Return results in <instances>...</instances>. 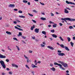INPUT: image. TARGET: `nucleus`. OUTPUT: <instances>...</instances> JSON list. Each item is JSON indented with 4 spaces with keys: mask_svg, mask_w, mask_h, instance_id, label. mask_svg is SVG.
<instances>
[{
    "mask_svg": "<svg viewBox=\"0 0 75 75\" xmlns=\"http://www.w3.org/2000/svg\"><path fill=\"white\" fill-rule=\"evenodd\" d=\"M67 21H75V19L74 18H66L64 20L65 22H67Z\"/></svg>",
    "mask_w": 75,
    "mask_h": 75,
    "instance_id": "obj_1",
    "label": "nucleus"
},
{
    "mask_svg": "<svg viewBox=\"0 0 75 75\" xmlns=\"http://www.w3.org/2000/svg\"><path fill=\"white\" fill-rule=\"evenodd\" d=\"M59 63H60V64H61L65 68H67L68 67V64L66 63H65L64 62H61V61H59L58 62Z\"/></svg>",
    "mask_w": 75,
    "mask_h": 75,
    "instance_id": "obj_2",
    "label": "nucleus"
},
{
    "mask_svg": "<svg viewBox=\"0 0 75 75\" xmlns=\"http://www.w3.org/2000/svg\"><path fill=\"white\" fill-rule=\"evenodd\" d=\"M54 64L56 65H58V66H59L60 67V69H62L63 70H65V69H64V68L62 67V65H61V64H58L56 62H54Z\"/></svg>",
    "mask_w": 75,
    "mask_h": 75,
    "instance_id": "obj_3",
    "label": "nucleus"
},
{
    "mask_svg": "<svg viewBox=\"0 0 75 75\" xmlns=\"http://www.w3.org/2000/svg\"><path fill=\"white\" fill-rule=\"evenodd\" d=\"M58 55H59V56H64V55H65V54L64 53H58Z\"/></svg>",
    "mask_w": 75,
    "mask_h": 75,
    "instance_id": "obj_4",
    "label": "nucleus"
},
{
    "mask_svg": "<svg viewBox=\"0 0 75 75\" xmlns=\"http://www.w3.org/2000/svg\"><path fill=\"white\" fill-rule=\"evenodd\" d=\"M15 28H16V29H17V30H19L20 31H23V30L22 29H21L20 28H19L18 27H17V26H15L14 27Z\"/></svg>",
    "mask_w": 75,
    "mask_h": 75,
    "instance_id": "obj_5",
    "label": "nucleus"
},
{
    "mask_svg": "<svg viewBox=\"0 0 75 75\" xmlns=\"http://www.w3.org/2000/svg\"><path fill=\"white\" fill-rule=\"evenodd\" d=\"M35 32L36 33H39V29L38 28H36L35 30Z\"/></svg>",
    "mask_w": 75,
    "mask_h": 75,
    "instance_id": "obj_6",
    "label": "nucleus"
},
{
    "mask_svg": "<svg viewBox=\"0 0 75 75\" xmlns=\"http://www.w3.org/2000/svg\"><path fill=\"white\" fill-rule=\"evenodd\" d=\"M6 56L3 55H1L0 56V58H6Z\"/></svg>",
    "mask_w": 75,
    "mask_h": 75,
    "instance_id": "obj_7",
    "label": "nucleus"
},
{
    "mask_svg": "<svg viewBox=\"0 0 75 75\" xmlns=\"http://www.w3.org/2000/svg\"><path fill=\"white\" fill-rule=\"evenodd\" d=\"M64 13L67 14L69 13V11L67 10V9L64 8Z\"/></svg>",
    "mask_w": 75,
    "mask_h": 75,
    "instance_id": "obj_8",
    "label": "nucleus"
},
{
    "mask_svg": "<svg viewBox=\"0 0 75 75\" xmlns=\"http://www.w3.org/2000/svg\"><path fill=\"white\" fill-rule=\"evenodd\" d=\"M0 63L1 65H4V62L3 60H1L0 61Z\"/></svg>",
    "mask_w": 75,
    "mask_h": 75,
    "instance_id": "obj_9",
    "label": "nucleus"
},
{
    "mask_svg": "<svg viewBox=\"0 0 75 75\" xmlns=\"http://www.w3.org/2000/svg\"><path fill=\"white\" fill-rule=\"evenodd\" d=\"M9 7L13 8L14 7H15V5H14V4H10L9 5Z\"/></svg>",
    "mask_w": 75,
    "mask_h": 75,
    "instance_id": "obj_10",
    "label": "nucleus"
},
{
    "mask_svg": "<svg viewBox=\"0 0 75 75\" xmlns=\"http://www.w3.org/2000/svg\"><path fill=\"white\" fill-rule=\"evenodd\" d=\"M52 35L53 37L54 38H56L58 37V36H57V35L55 34H53Z\"/></svg>",
    "mask_w": 75,
    "mask_h": 75,
    "instance_id": "obj_11",
    "label": "nucleus"
},
{
    "mask_svg": "<svg viewBox=\"0 0 75 75\" xmlns=\"http://www.w3.org/2000/svg\"><path fill=\"white\" fill-rule=\"evenodd\" d=\"M47 48H50V49L51 50H54V48H53V47H50V46H48Z\"/></svg>",
    "mask_w": 75,
    "mask_h": 75,
    "instance_id": "obj_12",
    "label": "nucleus"
},
{
    "mask_svg": "<svg viewBox=\"0 0 75 75\" xmlns=\"http://www.w3.org/2000/svg\"><path fill=\"white\" fill-rule=\"evenodd\" d=\"M50 69H51V70H52V71H55V68L54 67H52L51 68H50Z\"/></svg>",
    "mask_w": 75,
    "mask_h": 75,
    "instance_id": "obj_13",
    "label": "nucleus"
},
{
    "mask_svg": "<svg viewBox=\"0 0 75 75\" xmlns=\"http://www.w3.org/2000/svg\"><path fill=\"white\" fill-rule=\"evenodd\" d=\"M35 27V25H33L32 27H31L30 28L31 30H33Z\"/></svg>",
    "mask_w": 75,
    "mask_h": 75,
    "instance_id": "obj_14",
    "label": "nucleus"
},
{
    "mask_svg": "<svg viewBox=\"0 0 75 75\" xmlns=\"http://www.w3.org/2000/svg\"><path fill=\"white\" fill-rule=\"evenodd\" d=\"M64 48L66 50H67V51H69V48H68V47H67V46H65L64 47Z\"/></svg>",
    "mask_w": 75,
    "mask_h": 75,
    "instance_id": "obj_15",
    "label": "nucleus"
},
{
    "mask_svg": "<svg viewBox=\"0 0 75 75\" xmlns=\"http://www.w3.org/2000/svg\"><path fill=\"white\" fill-rule=\"evenodd\" d=\"M6 33L7 34H8L9 35H11V33L8 31H6Z\"/></svg>",
    "mask_w": 75,
    "mask_h": 75,
    "instance_id": "obj_16",
    "label": "nucleus"
},
{
    "mask_svg": "<svg viewBox=\"0 0 75 75\" xmlns=\"http://www.w3.org/2000/svg\"><path fill=\"white\" fill-rule=\"evenodd\" d=\"M54 25H53V27L54 28H55V27H57V24H55V23H54Z\"/></svg>",
    "mask_w": 75,
    "mask_h": 75,
    "instance_id": "obj_17",
    "label": "nucleus"
},
{
    "mask_svg": "<svg viewBox=\"0 0 75 75\" xmlns=\"http://www.w3.org/2000/svg\"><path fill=\"white\" fill-rule=\"evenodd\" d=\"M41 20H46V18L43 17H41L40 18Z\"/></svg>",
    "mask_w": 75,
    "mask_h": 75,
    "instance_id": "obj_18",
    "label": "nucleus"
},
{
    "mask_svg": "<svg viewBox=\"0 0 75 75\" xmlns=\"http://www.w3.org/2000/svg\"><path fill=\"white\" fill-rule=\"evenodd\" d=\"M42 33L44 35H46V32L45 31H42Z\"/></svg>",
    "mask_w": 75,
    "mask_h": 75,
    "instance_id": "obj_19",
    "label": "nucleus"
},
{
    "mask_svg": "<svg viewBox=\"0 0 75 75\" xmlns=\"http://www.w3.org/2000/svg\"><path fill=\"white\" fill-rule=\"evenodd\" d=\"M67 39L68 40V42H70V41H71V38H69V37H67Z\"/></svg>",
    "mask_w": 75,
    "mask_h": 75,
    "instance_id": "obj_20",
    "label": "nucleus"
},
{
    "mask_svg": "<svg viewBox=\"0 0 75 75\" xmlns=\"http://www.w3.org/2000/svg\"><path fill=\"white\" fill-rule=\"evenodd\" d=\"M23 3H27L28 2V1L24 0L23 1Z\"/></svg>",
    "mask_w": 75,
    "mask_h": 75,
    "instance_id": "obj_21",
    "label": "nucleus"
},
{
    "mask_svg": "<svg viewBox=\"0 0 75 75\" xmlns=\"http://www.w3.org/2000/svg\"><path fill=\"white\" fill-rule=\"evenodd\" d=\"M32 65H33L32 66V68H35H35H38V67H37V66H35V65H34L33 64H32Z\"/></svg>",
    "mask_w": 75,
    "mask_h": 75,
    "instance_id": "obj_22",
    "label": "nucleus"
},
{
    "mask_svg": "<svg viewBox=\"0 0 75 75\" xmlns=\"http://www.w3.org/2000/svg\"><path fill=\"white\" fill-rule=\"evenodd\" d=\"M2 66L3 67V68H4V69H5V68H6V65H5V64H3L2 65Z\"/></svg>",
    "mask_w": 75,
    "mask_h": 75,
    "instance_id": "obj_23",
    "label": "nucleus"
},
{
    "mask_svg": "<svg viewBox=\"0 0 75 75\" xmlns=\"http://www.w3.org/2000/svg\"><path fill=\"white\" fill-rule=\"evenodd\" d=\"M19 17L21 18H25V17L23 16H19Z\"/></svg>",
    "mask_w": 75,
    "mask_h": 75,
    "instance_id": "obj_24",
    "label": "nucleus"
},
{
    "mask_svg": "<svg viewBox=\"0 0 75 75\" xmlns=\"http://www.w3.org/2000/svg\"><path fill=\"white\" fill-rule=\"evenodd\" d=\"M60 47H62V48H65V47L64 46V45H63L62 44L60 45Z\"/></svg>",
    "mask_w": 75,
    "mask_h": 75,
    "instance_id": "obj_25",
    "label": "nucleus"
},
{
    "mask_svg": "<svg viewBox=\"0 0 75 75\" xmlns=\"http://www.w3.org/2000/svg\"><path fill=\"white\" fill-rule=\"evenodd\" d=\"M66 3H67V4H70L71 3V2L70 1H66Z\"/></svg>",
    "mask_w": 75,
    "mask_h": 75,
    "instance_id": "obj_26",
    "label": "nucleus"
},
{
    "mask_svg": "<svg viewBox=\"0 0 75 75\" xmlns=\"http://www.w3.org/2000/svg\"><path fill=\"white\" fill-rule=\"evenodd\" d=\"M59 38L60 40H61L62 41H64V39H62V37L60 36V37H59Z\"/></svg>",
    "mask_w": 75,
    "mask_h": 75,
    "instance_id": "obj_27",
    "label": "nucleus"
},
{
    "mask_svg": "<svg viewBox=\"0 0 75 75\" xmlns=\"http://www.w3.org/2000/svg\"><path fill=\"white\" fill-rule=\"evenodd\" d=\"M69 29H73L74 28H73V27H72V26H70L69 27Z\"/></svg>",
    "mask_w": 75,
    "mask_h": 75,
    "instance_id": "obj_28",
    "label": "nucleus"
},
{
    "mask_svg": "<svg viewBox=\"0 0 75 75\" xmlns=\"http://www.w3.org/2000/svg\"><path fill=\"white\" fill-rule=\"evenodd\" d=\"M70 44L71 45V47H73L74 45V43H73L72 42H70Z\"/></svg>",
    "mask_w": 75,
    "mask_h": 75,
    "instance_id": "obj_29",
    "label": "nucleus"
},
{
    "mask_svg": "<svg viewBox=\"0 0 75 75\" xmlns=\"http://www.w3.org/2000/svg\"><path fill=\"white\" fill-rule=\"evenodd\" d=\"M21 35H22V33L21 32H19L18 36H21Z\"/></svg>",
    "mask_w": 75,
    "mask_h": 75,
    "instance_id": "obj_30",
    "label": "nucleus"
},
{
    "mask_svg": "<svg viewBox=\"0 0 75 75\" xmlns=\"http://www.w3.org/2000/svg\"><path fill=\"white\" fill-rule=\"evenodd\" d=\"M49 23L50 24H54L55 23H54L53 22H52L51 21H50Z\"/></svg>",
    "mask_w": 75,
    "mask_h": 75,
    "instance_id": "obj_31",
    "label": "nucleus"
},
{
    "mask_svg": "<svg viewBox=\"0 0 75 75\" xmlns=\"http://www.w3.org/2000/svg\"><path fill=\"white\" fill-rule=\"evenodd\" d=\"M16 47L17 48L18 51H20V47L17 46H16Z\"/></svg>",
    "mask_w": 75,
    "mask_h": 75,
    "instance_id": "obj_32",
    "label": "nucleus"
},
{
    "mask_svg": "<svg viewBox=\"0 0 75 75\" xmlns=\"http://www.w3.org/2000/svg\"><path fill=\"white\" fill-rule=\"evenodd\" d=\"M52 33H54L55 32V30H50Z\"/></svg>",
    "mask_w": 75,
    "mask_h": 75,
    "instance_id": "obj_33",
    "label": "nucleus"
},
{
    "mask_svg": "<svg viewBox=\"0 0 75 75\" xmlns=\"http://www.w3.org/2000/svg\"><path fill=\"white\" fill-rule=\"evenodd\" d=\"M6 73L4 72H2V75H6Z\"/></svg>",
    "mask_w": 75,
    "mask_h": 75,
    "instance_id": "obj_34",
    "label": "nucleus"
},
{
    "mask_svg": "<svg viewBox=\"0 0 75 75\" xmlns=\"http://www.w3.org/2000/svg\"><path fill=\"white\" fill-rule=\"evenodd\" d=\"M40 45L42 47H45V45L42 44H41Z\"/></svg>",
    "mask_w": 75,
    "mask_h": 75,
    "instance_id": "obj_35",
    "label": "nucleus"
},
{
    "mask_svg": "<svg viewBox=\"0 0 75 75\" xmlns=\"http://www.w3.org/2000/svg\"><path fill=\"white\" fill-rule=\"evenodd\" d=\"M25 67H26V68H28L29 69H30V68L29 67H28V65H27L26 64Z\"/></svg>",
    "mask_w": 75,
    "mask_h": 75,
    "instance_id": "obj_36",
    "label": "nucleus"
},
{
    "mask_svg": "<svg viewBox=\"0 0 75 75\" xmlns=\"http://www.w3.org/2000/svg\"><path fill=\"white\" fill-rule=\"evenodd\" d=\"M28 15H29L30 16H31V17H33V15L30 14V13H28Z\"/></svg>",
    "mask_w": 75,
    "mask_h": 75,
    "instance_id": "obj_37",
    "label": "nucleus"
},
{
    "mask_svg": "<svg viewBox=\"0 0 75 75\" xmlns=\"http://www.w3.org/2000/svg\"><path fill=\"white\" fill-rule=\"evenodd\" d=\"M18 13H23V11H19Z\"/></svg>",
    "mask_w": 75,
    "mask_h": 75,
    "instance_id": "obj_38",
    "label": "nucleus"
},
{
    "mask_svg": "<svg viewBox=\"0 0 75 75\" xmlns=\"http://www.w3.org/2000/svg\"><path fill=\"white\" fill-rule=\"evenodd\" d=\"M16 21H17V22H18V23H20V21H19V20H17V19H16Z\"/></svg>",
    "mask_w": 75,
    "mask_h": 75,
    "instance_id": "obj_39",
    "label": "nucleus"
},
{
    "mask_svg": "<svg viewBox=\"0 0 75 75\" xmlns=\"http://www.w3.org/2000/svg\"><path fill=\"white\" fill-rule=\"evenodd\" d=\"M67 18H61V20H64H64H65V19Z\"/></svg>",
    "mask_w": 75,
    "mask_h": 75,
    "instance_id": "obj_40",
    "label": "nucleus"
},
{
    "mask_svg": "<svg viewBox=\"0 0 75 75\" xmlns=\"http://www.w3.org/2000/svg\"><path fill=\"white\" fill-rule=\"evenodd\" d=\"M13 39L14 40H16V41H18L17 39L16 38H13Z\"/></svg>",
    "mask_w": 75,
    "mask_h": 75,
    "instance_id": "obj_41",
    "label": "nucleus"
},
{
    "mask_svg": "<svg viewBox=\"0 0 75 75\" xmlns=\"http://www.w3.org/2000/svg\"><path fill=\"white\" fill-rule=\"evenodd\" d=\"M24 57H25V58H26V59H28V58L26 56H25V55H24Z\"/></svg>",
    "mask_w": 75,
    "mask_h": 75,
    "instance_id": "obj_42",
    "label": "nucleus"
},
{
    "mask_svg": "<svg viewBox=\"0 0 75 75\" xmlns=\"http://www.w3.org/2000/svg\"><path fill=\"white\" fill-rule=\"evenodd\" d=\"M32 21H33V23H36V21H35L34 20H32Z\"/></svg>",
    "mask_w": 75,
    "mask_h": 75,
    "instance_id": "obj_43",
    "label": "nucleus"
},
{
    "mask_svg": "<svg viewBox=\"0 0 75 75\" xmlns=\"http://www.w3.org/2000/svg\"><path fill=\"white\" fill-rule=\"evenodd\" d=\"M74 4V5H75V4L74 3H72V2H70V4Z\"/></svg>",
    "mask_w": 75,
    "mask_h": 75,
    "instance_id": "obj_44",
    "label": "nucleus"
},
{
    "mask_svg": "<svg viewBox=\"0 0 75 75\" xmlns=\"http://www.w3.org/2000/svg\"><path fill=\"white\" fill-rule=\"evenodd\" d=\"M6 61L7 62H8L9 61V60H8V59H6Z\"/></svg>",
    "mask_w": 75,
    "mask_h": 75,
    "instance_id": "obj_45",
    "label": "nucleus"
},
{
    "mask_svg": "<svg viewBox=\"0 0 75 75\" xmlns=\"http://www.w3.org/2000/svg\"><path fill=\"white\" fill-rule=\"evenodd\" d=\"M32 39H33V40H35V38L34 37H32Z\"/></svg>",
    "mask_w": 75,
    "mask_h": 75,
    "instance_id": "obj_46",
    "label": "nucleus"
},
{
    "mask_svg": "<svg viewBox=\"0 0 75 75\" xmlns=\"http://www.w3.org/2000/svg\"><path fill=\"white\" fill-rule=\"evenodd\" d=\"M12 65L14 67H15V66L16 65V64H12Z\"/></svg>",
    "mask_w": 75,
    "mask_h": 75,
    "instance_id": "obj_47",
    "label": "nucleus"
},
{
    "mask_svg": "<svg viewBox=\"0 0 75 75\" xmlns=\"http://www.w3.org/2000/svg\"><path fill=\"white\" fill-rule=\"evenodd\" d=\"M57 52L59 53H61V52H62L60 50H58Z\"/></svg>",
    "mask_w": 75,
    "mask_h": 75,
    "instance_id": "obj_48",
    "label": "nucleus"
},
{
    "mask_svg": "<svg viewBox=\"0 0 75 75\" xmlns=\"http://www.w3.org/2000/svg\"><path fill=\"white\" fill-rule=\"evenodd\" d=\"M27 61L28 63V62H29V59H28H28H27Z\"/></svg>",
    "mask_w": 75,
    "mask_h": 75,
    "instance_id": "obj_49",
    "label": "nucleus"
},
{
    "mask_svg": "<svg viewBox=\"0 0 75 75\" xmlns=\"http://www.w3.org/2000/svg\"><path fill=\"white\" fill-rule=\"evenodd\" d=\"M59 25H60V26H62V24L61 23H59Z\"/></svg>",
    "mask_w": 75,
    "mask_h": 75,
    "instance_id": "obj_50",
    "label": "nucleus"
},
{
    "mask_svg": "<svg viewBox=\"0 0 75 75\" xmlns=\"http://www.w3.org/2000/svg\"><path fill=\"white\" fill-rule=\"evenodd\" d=\"M51 16H54V14H53L52 13H51Z\"/></svg>",
    "mask_w": 75,
    "mask_h": 75,
    "instance_id": "obj_51",
    "label": "nucleus"
},
{
    "mask_svg": "<svg viewBox=\"0 0 75 75\" xmlns=\"http://www.w3.org/2000/svg\"><path fill=\"white\" fill-rule=\"evenodd\" d=\"M33 12H35V13H37V11L35 10H33Z\"/></svg>",
    "mask_w": 75,
    "mask_h": 75,
    "instance_id": "obj_52",
    "label": "nucleus"
},
{
    "mask_svg": "<svg viewBox=\"0 0 75 75\" xmlns=\"http://www.w3.org/2000/svg\"><path fill=\"white\" fill-rule=\"evenodd\" d=\"M29 53H32V52H33V51L31 50H29Z\"/></svg>",
    "mask_w": 75,
    "mask_h": 75,
    "instance_id": "obj_53",
    "label": "nucleus"
},
{
    "mask_svg": "<svg viewBox=\"0 0 75 75\" xmlns=\"http://www.w3.org/2000/svg\"><path fill=\"white\" fill-rule=\"evenodd\" d=\"M12 72H11V71H10V72H9V74H12Z\"/></svg>",
    "mask_w": 75,
    "mask_h": 75,
    "instance_id": "obj_54",
    "label": "nucleus"
},
{
    "mask_svg": "<svg viewBox=\"0 0 75 75\" xmlns=\"http://www.w3.org/2000/svg\"><path fill=\"white\" fill-rule=\"evenodd\" d=\"M15 67H16V68H18V67L17 66V65H16L15 66Z\"/></svg>",
    "mask_w": 75,
    "mask_h": 75,
    "instance_id": "obj_55",
    "label": "nucleus"
},
{
    "mask_svg": "<svg viewBox=\"0 0 75 75\" xmlns=\"http://www.w3.org/2000/svg\"><path fill=\"white\" fill-rule=\"evenodd\" d=\"M40 4H41L42 5H44V4L43 3H41V2H40Z\"/></svg>",
    "mask_w": 75,
    "mask_h": 75,
    "instance_id": "obj_56",
    "label": "nucleus"
},
{
    "mask_svg": "<svg viewBox=\"0 0 75 75\" xmlns=\"http://www.w3.org/2000/svg\"><path fill=\"white\" fill-rule=\"evenodd\" d=\"M14 11H18V9H16V8H15L14 9Z\"/></svg>",
    "mask_w": 75,
    "mask_h": 75,
    "instance_id": "obj_57",
    "label": "nucleus"
},
{
    "mask_svg": "<svg viewBox=\"0 0 75 75\" xmlns=\"http://www.w3.org/2000/svg\"><path fill=\"white\" fill-rule=\"evenodd\" d=\"M6 70L7 71H10V69H9V68H7Z\"/></svg>",
    "mask_w": 75,
    "mask_h": 75,
    "instance_id": "obj_58",
    "label": "nucleus"
},
{
    "mask_svg": "<svg viewBox=\"0 0 75 75\" xmlns=\"http://www.w3.org/2000/svg\"><path fill=\"white\" fill-rule=\"evenodd\" d=\"M13 23L14 24H17V22L16 21H13Z\"/></svg>",
    "mask_w": 75,
    "mask_h": 75,
    "instance_id": "obj_59",
    "label": "nucleus"
},
{
    "mask_svg": "<svg viewBox=\"0 0 75 75\" xmlns=\"http://www.w3.org/2000/svg\"><path fill=\"white\" fill-rule=\"evenodd\" d=\"M50 66L51 67H52V66H53V64H50Z\"/></svg>",
    "mask_w": 75,
    "mask_h": 75,
    "instance_id": "obj_60",
    "label": "nucleus"
},
{
    "mask_svg": "<svg viewBox=\"0 0 75 75\" xmlns=\"http://www.w3.org/2000/svg\"><path fill=\"white\" fill-rule=\"evenodd\" d=\"M17 27H20V28H21V26L18 25H17Z\"/></svg>",
    "mask_w": 75,
    "mask_h": 75,
    "instance_id": "obj_61",
    "label": "nucleus"
},
{
    "mask_svg": "<svg viewBox=\"0 0 75 75\" xmlns=\"http://www.w3.org/2000/svg\"><path fill=\"white\" fill-rule=\"evenodd\" d=\"M73 40H75V36H74L73 37Z\"/></svg>",
    "mask_w": 75,
    "mask_h": 75,
    "instance_id": "obj_62",
    "label": "nucleus"
},
{
    "mask_svg": "<svg viewBox=\"0 0 75 75\" xmlns=\"http://www.w3.org/2000/svg\"><path fill=\"white\" fill-rule=\"evenodd\" d=\"M28 5H30V2H28Z\"/></svg>",
    "mask_w": 75,
    "mask_h": 75,
    "instance_id": "obj_63",
    "label": "nucleus"
},
{
    "mask_svg": "<svg viewBox=\"0 0 75 75\" xmlns=\"http://www.w3.org/2000/svg\"><path fill=\"white\" fill-rule=\"evenodd\" d=\"M48 27H51V25H48Z\"/></svg>",
    "mask_w": 75,
    "mask_h": 75,
    "instance_id": "obj_64",
    "label": "nucleus"
}]
</instances>
